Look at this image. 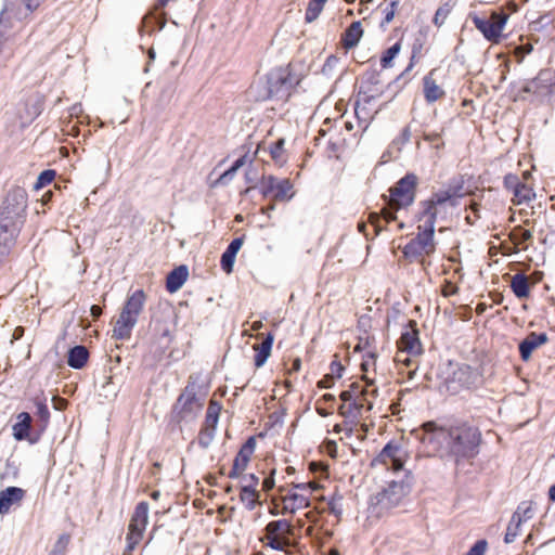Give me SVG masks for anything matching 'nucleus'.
Returning a JSON list of instances; mask_svg holds the SVG:
<instances>
[{
  "mask_svg": "<svg viewBox=\"0 0 555 555\" xmlns=\"http://www.w3.org/2000/svg\"><path fill=\"white\" fill-rule=\"evenodd\" d=\"M418 439L428 456L450 457L459 464L479 453L481 433L467 422H455L449 426L427 422L422 425Z\"/></svg>",
  "mask_w": 555,
  "mask_h": 555,
  "instance_id": "1",
  "label": "nucleus"
},
{
  "mask_svg": "<svg viewBox=\"0 0 555 555\" xmlns=\"http://www.w3.org/2000/svg\"><path fill=\"white\" fill-rule=\"evenodd\" d=\"M426 212L430 215L429 221L417 227V234L403 247V256L410 262L420 260L423 256H430L436 250L435 243V211L427 205Z\"/></svg>",
  "mask_w": 555,
  "mask_h": 555,
  "instance_id": "2",
  "label": "nucleus"
},
{
  "mask_svg": "<svg viewBox=\"0 0 555 555\" xmlns=\"http://www.w3.org/2000/svg\"><path fill=\"white\" fill-rule=\"evenodd\" d=\"M463 196V184L450 185L446 190H439L433 193L430 198L420 203L422 207L420 220L429 221L430 215L426 212L427 205L431 206V211H435V221L438 218H444L447 208H455L459 205V198Z\"/></svg>",
  "mask_w": 555,
  "mask_h": 555,
  "instance_id": "3",
  "label": "nucleus"
},
{
  "mask_svg": "<svg viewBox=\"0 0 555 555\" xmlns=\"http://www.w3.org/2000/svg\"><path fill=\"white\" fill-rule=\"evenodd\" d=\"M27 208V192L24 188L10 189L0 205V222L22 228Z\"/></svg>",
  "mask_w": 555,
  "mask_h": 555,
  "instance_id": "4",
  "label": "nucleus"
},
{
  "mask_svg": "<svg viewBox=\"0 0 555 555\" xmlns=\"http://www.w3.org/2000/svg\"><path fill=\"white\" fill-rule=\"evenodd\" d=\"M418 178L415 173L409 172L402 177L392 188L389 189L390 205L396 210L411 206L416 197Z\"/></svg>",
  "mask_w": 555,
  "mask_h": 555,
  "instance_id": "5",
  "label": "nucleus"
},
{
  "mask_svg": "<svg viewBox=\"0 0 555 555\" xmlns=\"http://www.w3.org/2000/svg\"><path fill=\"white\" fill-rule=\"evenodd\" d=\"M409 490L410 486L404 480H392L372 499V505L378 507L377 513L382 514L398 506Z\"/></svg>",
  "mask_w": 555,
  "mask_h": 555,
  "instance_id": "6",
  "label": "nucleus"
},
{
  "mask_svg": "<svg viewBox=\"0 0 555 555\" xmlns=\"http://www.w3.org/2000/svg\"><path fill=\"white\" fill-rule=\"evenodd\" d=\"M299 83L297 76L293 75L288 67L273 70L268 78L269 98L286 100L291 91Z\"/></svg>",
  "mask_w": 555,
  "mask_h": 555,
  "instance_id": "7",
  "label": "nucleus"
},
{
  "mask_svg": "<svg viewBox=\"0 0 555 555\" xmlns=\"http://www.w3.org/2000/svg\"><path fill=\"white\" fill-rule=\"evenodd\" d=\"M197 379L198 377L191 375L184 390L178 397L175 411L178 413L180 418H185L196 414L203 406L202 400L197 396Z\"/></svg>",
  "mask_w": 555,
  "mask_h": 555,
  "instance_id": "8",
  "label": "nucleus"
},
{
  "mask_svg": "<svg viewBox=\"0 0 555 555\" xmlns=\"http://www.w3.org/2000/svg\"><path fill=\"white\" fill-rule=\"evenodd\" d=\"M259 190L263 197H270L276 202H288L294 196L291 180L279 179L272 175L261 178Z\"/></svg>",
  "mask_w": 555,
  "mask_h": 555,
  "instance_id": "9",
  "label": "nucleus"
},
{
  "mask_svg": "<svg viewBox=\"0 0 555 555\" xmlns=\"http://www.w3.org/2000/svg\"><path fill=\"white\" fill-rule=\"evenodd\" d=\"M470 18L475 27L488 41L493 43H498L500 41L502 30L507 21V16L505 14L493 12L490 18L480 17L477 14H470Z\"/></svg>",
  "mask_w": 555,
  "mask_h": 555,
  "instance_id": "10",
  "label": "nucleus"
},
{
  "mask_svg": "<svg viewBox=\"0 0 555 555\" xmlns=\"http://www.w3.org/2000/svg\"><path fill=\"white\" fill-rule=\"evenodd\" d=\"M405 452L397 442L389 441L372 461V465H385L387 469L400 472L403 469V457Z\"/></svg>",
  "mask_w": 555,
  "mask_h": 555,
  "instance_id": "11",
  "label": "nucleus"
},
{
  "mask_svg": "<svg viewBox=\"0 0 555 555\" xmlns=\"http://www.w3.org/2000/svg\"><path fill=\"white\" fill-rule=\"evenodd\" d=\"M555 70L546 68L539 72L538 76L529 81L525 92H532L539 96H554Z\"/></svg>",
  "mask_w": 555,
  "mask_h": 555,
  "instance_id": "12",
  "label": "nucleus"
},
{
  "mask_svg": "<svg viewBox=\"0 0 555 555\" xmlns=\"http://www.w3.org/2000/svg\"><path fill=\"white\" fill-rule=\"evenodd\" d=\"M372 385H373L372 380L366 386H363L359 383H352V384H350V386L347 390H344L340 392L339 398L341 399L343 402L356 400L361 403H364L365 410L371 411L373 408V403L370 401L369 397H377L378 396L377 388L369 389V387Z\"/></svg>",
  "mask_w": 555,
  "mask_h": 555,
  "instance_id": "13",
  "label": "nucleus"
},
{
  "mask_svg": "<svg viewBox=\"0 0 555 555\" xmlns=\"http://www.w3.org/2000/svg\"><path fill=\"white\" fill-rule=\"evenodd\" d=\"M398 350L406 351L408 354L412 356H420L423 352L415 321L410 320L408 322L406 328L398 340Z\"/></svg>",
  "mask_w": 555,
  "mask_h": 555,
  "instance_id": "14",
  "label": "nucleus"
},
{
  "mask_svg": "<svg viewBox=\"0 0 555 555\" xmlns=\"http://www.w3.org/2000/svg\"><path fill=\"white\" fill-rule=\"evenodd\" d=\"M378 75L374 72L366 74L365 79L362 81L356 106V113L358 114L360 103L370 104L373 100L377 99L382 94V90L378 88Z\"/></svg>",
  "mask_w": 555,
  "mask_h": 555,
  "instance_id": "15",
  "label": "nucleus"
},
{
  "mask_svg": "<svg viewBox=\"0 0 555 555\" xmlns=\"http://www.w3.org/2000/svg\"><path fill=\"white\" fill-rule=\"evenodd\" d=\"M282 514H295L297 511L310 506V498L308 494L299 493L292 489L287 490L286 494L282 496Z\"/></svg>",
  "mask_w": 555,
  "mask_h": 555,
  "instance_id": "16",
  "label": "nucleus"
},
{
  "mask_svg": "<svg viewBox=\"0 0 555 555\" xmlns=\"http://www.w3.org/2000/svg\"><path fill=\"white\" fill-rule=\"evenodd\" d=\"M26 495V491L18 487H8L0 491V515H7L10 509L20 505Z\"/></svg>",
  "mask_w": 555,
  "mask_h": 555,
  "instance_id": "17",
  "label": "nucleus"
},
{
  "mask_svg": "<svg viewBox=\"0 0 555 555\" xmlns=\"http://www.w3.org/2000/svg\"><path fill=\"white\" fill-rule=\"evenodd\" d=\"M547 340H548V337L545 333H535V332L529 333L526 336V338L520 341V344L518 346L521 360L527 362L531 358L532 352L537 348L546 344Z\"/></svg>",
  "mask_w": 555,
  "mask_h": 555,
  "instance_id": "18",
  "label": "nucleus"
},
{
  "mask_svg": "<svg viewBox=\"0 0 555 555\" xmlns=\"http://www.w3.org/2000/svg\"><path fill=\"white\" fill-rule=\"evenodd\" d=\"M21 228L16 225L0 222V259L8 255L15 244V240Z\"/></svg>",
  "mask_w": 555,
  "mask_h": 555,
  "instance_id": "19",
  "label": "nucleus"
},
{
  "mask_svg": "<svg viewBox=\"0 0 555 555\" xmlns=\"http://www.w3.org/2000/svg\"><path fill=\"white\" fill-rule=\"evenodd\" d=\"M138 319L121 311L117 319L114 330L113 337L118 340H125L130 338L132 328L137 324Z\"/></svg>",
  "mask_w": 555,
  "mask_h": 555,
  "instance_id": "20",
  "label": "nucleus"
},
{
  "mask_svg": "<svg viewBox=\"0 0 555 555\" xmlns=\"http://www.w3.org/2000/svg\"><path fill=\"white\" fill-rule=\"evenodd\" d=\"M147 522H149V503L145 501H142V502L138 503V505L135 506L128 528H130L131 530L144 532Z\"/></svg>",
  "mask_w": 555,
  "mask_h": 555,
  "instance_id": "21",
  "label": "nucleus"
},
{
  "mask_svg": "<svg viewBox=\"0 0 555 555\" xmlns=\"http://www.w3.org/2000/svg\"><path fill=\"white\" fill-rule=\"evenodd\" d=\"M266 532H268V534L281 538L286 542L291 543V537L293 535L294 529L293 525L287 519H279L270 521L266 526Z\"/></svg>",
  "mask_w": 555,
  "mask_h": 555,
  "instance_id": "22",
  "label": "nucleus"
},
{
  "mask_svg": "<svg viewBox=\"0 0 555 555\" xmlns=\"http://www.w3.org/2000/svg\"><path fill=\"white\" fill-rule=\"evenodd\" d=\"M189 276V269L186 266L181 264L171 270L166 280V288L169 293H176L185 283Z\"/></svg>",
  "mask_w": 555,
  "mask_h": 555,
  "instance_id": "23",
  "label": "nucleus"
},
{
  "mask_svg": "<svg viewBox=\"0 0 555 555\" xmlns=\"http://www.w3.org/2000/svg\"><path fill=\"white\" fill-rule=\"evenodd\" d=\"M243 245V237L234 238L227 247L225 251L221 256L220 264L223 271L227 273L232 272L236 254Z\"/></svg>",
  "mask_w": 555,
  "mask_h": 555,
  "instance_id": "24",
  "label": "nucleus"
},
{
  "mask_svg": "<svg viewBox=\"0 0 555 555\" xmlns=\"http://www.w3.org/2000/svg\"><path fill=\"white\" fill-rule=\"evenodd\" d=\"M145 294L143 291L138 289L127 298L121 311L138 319L139 314L143 310Z\"/></svg>",
  "mask_w": 555,
  "mask_h": 555,
  "instance_id": "25",
  "label": "nucleus"
},
{
  "mask_svg": "<svg viewBox=\"0 0 555 555\" xmlns=\"http://www.w3.org/2000/svg\"><path fill=\"white\" fill-rule=\"evenodd\" d=\"M274 341L273 334L269 333L266 338L259 345H254V350L256 351L254 361L256 367H261L267 362L270 357L272 345Z\"/></svg>",
  "mask_w": 555,
  "mask_h": 555,
  "instance_id": "26",
  "label": "nucleus"
},
{
  "mask_svg": "<svg viewBox=\"0 0 555 555\" xmlns=\"http://www.w3.org/2000/svg\"><path fill=\"white\" fill-rule=\"evenodd\" d=\"M256 448V438L254 436L249 437L246 442L241 447L237 452L233 463L236 464V468L246 469L248 462L255 452Z\"/></svg>",
  "mask_w": 555,
  "mask_h": 555,
  "instance_id": "27",
  "label": "nucleus"
},
{
  "mask_svg": "<svg viewBox=\"0 0 555 555\" xmlns=\"http://www.w3.org/2000/svg\"><path fill=\"white\" fill-rule=\"evenodd\" d=\"M89 359V351L85 346L78 345L69 349L67 364L75 369H82Z\"/></svg>",
  "mask_w": 555,
  "mask_h": 555,
  "instance_id": "28",
  "label": "nucleus"
},
{
  "mask_svg": "<svg viewBox=\"0 0 555 555\" xmlns=\"http://www.w3.org/2000/svg\"><path fill=\"white\" fill-rule=\"evenodd\" d=\"M31 427V416L27 412H21L17 415V422L13 425V436L17 441L25 440L29 436Z\"/></svg>",
  "mask_w": 555,
  "mask_h": 555,
  "instance_id": "29",
  "label": "nucleus"
},
{
  "mask_svg": "<svg viewBox=\"0 0 555 555\" xmlns=\"http://www.w3.org/2000/svg\"><path fill=\"white\" fill-rule=\"evenodd\" d=\"M363 35V30L361 27V22L357 21L351 23V25L345 30L343 35V44L346 49H351L358 44L361 37Z\"/></svg>",
  "mask_w": 555,
  "mask_h": 555,
  "instance_id": "30",
  "label": "nucleus"
},
{
  "mask_svg": "<svg viewBox=\"0 0 555 555\" xmlns=\"http://www.w3.org/2000/svg\"><path fill=\"white\" fill-rule=\"evenodd\" d=\"M423 83L424 96L427 103H434L444 95L443 89L436 83L430 75L424 77Z\"/></svg>",
  "mask_w": 555,
  "mask_h": 555,
  "instance_id": "31",
  "label": "nucleus"
},
{
  "mask_svg": "<svg viewBox=\"0 0 555 555\" xmlns=\"http://www.w3.org/2000/svg\"><path fill=\"white\" fill-rule=\"evenodd\" d=\"M521 506H518L517 509L512 515V518L508 522L506 533L504 537V542L506 544L513 543L520 532V527L522 524V517L520 516Z\"/></svg>",
  "mask_w": 555,
  "mask_h": 555,
  "instance_id": "32",
  "label": "nucleus"
},
{
  "mask_svg": "<svg viewBox=\"0 0 555 555\" xmlns=\"http://www.w3.org/2000/svg\"><path fill=\"white\" fill-rule=\"evenodd\" d=\"M511 288L517 298H527L530 293V286L527 275H525L524 273L515 274L511 281Z\"/></svg>",
  "mask_w": 555,
  "mask_h": 555,
  "instance_id": "33",
  "label": "nucleus"
},
{
  "mask_svg": "<svg viewBox=\"0 0 555 555\" xmlns=\"http://www.w3.org/2000/svg\"><path fill=\"white\" fill-rule=\"evenodd\" d=\"M259 491L248 486H241L240 500L248 511H253L259 504Z\"/></svg>",
  "mask_w": 555,
  "mask_h": 555,
  "instance_id": "34",
  "label": "nucleus"
},
{
  "mask_svg": "<svg viewBox=\"0 0 555 555\" xmlns=\"http://www.w3.org/2000/svg\"><path fill=\"white\" fill-rule=\"evenodd\" d=\"M364 410V403L356 400L344 402L338 409L340 415L354 420L362 416Z\"/></svg>",
  "mask_w": 555,
  "mask_h": 555,
  "instance_id": "35",
  "label": "nucleus"
},
{
  "mask_svg": "<svg viewBox=\"0 0 555 555\" xmlns=\"http://www.w3.org/2000/svg\"><path fill=\"white\" fill-rule=\"evenodd\" d=\"M36 406V416L41 423V430H44L50 420V411L48 409L47 399L44 397H36L34 400Z\"/></svg>",
  "mask_w": 555,
  "mask_h": 555,
  "instance_id": "36",
  "label": "nucleus"
},
{
  "mask_svg": "<svg viewBox=\"0 0 555 555\" xmlns=\"http://www.w3.org/2000/svg\"><path fill=\"white\" fill-rule=\"evenodd\" d=\"M513 203L516 205L529 203L534 197L532 190L524 182L513 192Z\"/></svg>",
  "mask_w": 555,
  "mask_h": 555,
  "instance_id": "37",
  "label": "nucleus"
},
{
  "mask_svg": "<svg viewBox=\"0 0 555 555\" xmlns=\"http://www.w3.org/2000/svg\"><path fill=\"white\" fill-rule=\"evenodd\" d=\"M25 106H26V115L25 116L22 115L21 117L25 118L28 121H33L42 112V102L38 99H28L25 102Z\"/></svg>",
  "mask_w": 555,
  "mask_h": 555,
  "instance_id": "38",
  "label": "nucleus"
},
{
  "mask_svg": "<svg viewBox=\"0 0 555 555\" xmlns=\"http://www.w3.org/2000/svg\"><path fill=\"white\" fill-rule=\"evenodd\" d=\"M220 405L217 402L211 401L207 408L205 425L206 428H214L216 430L219 420Z\"/></svg>",
  "mask_w": 555,
  "mask_h": 555,
  "instance_id": "39",
  "label": "nucleus"
},
{
  "mask_svg": "<svg viewBox=\"0 0 555 555\" xmlns=\"http://www.w3.org/2000/svg\"><path fill=\"white\" fill-rule=\"evenodd\" d=\"M532 232L529 230L524 229L522 227L518 225L514 228V230L511 233V240L516 245H521L526 243L527 241H530L532 238Z\"/></svg>",
  "mask_w": 555,
  "mask_h": 555,
  "instance_id": "40",
  "label": "nucleus"
},
{
  "mask_svg": "<svg viewBox=\"0 0 555 555\" xmlns=\"http://www.w3.org/2000/svg\"><path fill=\"white\" fill-rule=\"evenodd\" d=\"M401 44L400 42H396L390 48H388L382 59H380V65L383 68H388L391 66L392 60L398 55L400 52Z\"/></svg>",
  "mask_w": 555,
  "mask_h": 555,
  "instance_id": "41",
  "label": "nucleus"
},
{
  "mask_svg": "<svg viewBox=\"0 0 555 555\" xmlns=\"http://www.w3.org/2000/svg\"><path fill=\"white\" fill-rule=\"evenodd\" d=\"M343 495L339 493H335L327 501V509L331 514L336 517H340L343 514Z\"/></svg>",
  "mask_w": 555,
  "mask_h": 555,
  "instance_id": "42",
  "label": "nucleus"
},
{
  "mask_svg": "<svg viewBox=\"0 0 555 555\" xmlns=\"http://www.w3.org/2000/svg\"><path fill=\"white\" fill-rule=\"evenodd\" d=\"M323 7H324V4L319 3V2H313L312 0H310L308 3L307 10H306V14H305L306 22L312 23L313 21H315L319 17V15L321 14Z\"/></svg>",
  "mask_w": 555,
  "mask_h": 555,
  "instance_id": "43",
  "label": "nucleus"
},
{
  "mask_svg": "<svg viewBox=\"0 0 555 555\" xmlns=\"http://www.w3.org/2000/svg\"><path fill=\"white\" fill-rule=\"evenodd\" d=\"M69 534H61L49 555H64L69 544Z\"/></svg>",
  "mask_w": 555,
  "mask_h": 555,
  "instance_id": "44",
  "label": "nucleus"
},
{
  "mask_svg": "<svg viewBox=\"0 0 555 555\" xmlns=\"http://www.w3.org/2000/svg\"><path fill=\"white\" fill-rule=\"evenodd\" d=\"M215 434H216V430L214 428L203 427L198 434V438H197L198 444L202 448L207 449L211 444V442L215 438Z\"/></svg>",
  "mask_w": 555,
  "mask_h": 555,
  "instance_id": "45",
  "label": "nucleus"
},
{
  "mask_svg": "<svg viewBox=\"0 0 555 555\" xmlns=\"http://www.w3.org/2000/svg\"><path fill=\"white\" fill-rule=\"evenodd\" d=\"M142 537H143V532L131 530L130 528H128V533L126 537V541H127L126 551L132 552L137 547V545L140 543V541L142 540Z\"/></svg>",
  "mask_w": 555,
  "mask_h": 555,
  "instance_id": "46",
  "label": "nucleus"
},
{
  "mask_svg": "<svg viewBox=\"0 0 555 555\" xmlns=\"http://www.w3.org/2000/svg\"><path fill=\"white\" fill-rule=\"evenodd\" d=\"M55 171L53 169L43 170L37 178V182L35 183V189H41L48 184H50L55 178Z\"/></svg>",
  "mask_w": 555,
  "mask_h": 555,
  "instance_id": "47",
  "label": "nucleus"
},
{
  "mask_svg": "<svg viewBox=\"0 0 555 555\" xmlns=\"http://www.w3.org/2000/svg\"><path fill=\"white\" fill-rule=\"evenodd\" d=\"M450 12H451V7L449 3H444L441 7H439L437 9L434 20H433L434 24L437 27H440L444 23L446 18L450 14Z\"/></svg>",
  "mask_w": 555,
  "mask_h": 555,
  "instance_id": "48",
  "label": "nucleus"
},
{
  "mask_svg": "<svg viewBox=\"0 0 555 555\" xmlns=\"http://www.w3.org/2000/svg\"><path fill=\"white\" fill-rule=\"evenodd\" d=\"M399 2V0H390L387 3V7L384 9V18L382 21V26H384L385 24H389L393 20Z\"/></svg>",
  "mask_w": 555,
  "mask_h": 555,
  "instance_id": "49",
  "label": "nucleus"
},
{
  "mask_svg": "<svg viewBox=\"0 0 555 555\" xmlns=\"http://www.w3.org/2000/svg\"><path fill=\"white\" fill-rule=\"evenodd\" d=\"M266 540H267L266 544L268 546H270L273 550H278V551H283V550H285V547H288L292 544L281 538L268 534V532H266Z\"/></svg>",
  "mask_w": 555,
  "mask_h": 555,
  "instance_id": "50",
  "label": "nucleus"
},
{
  "mask_svg": "<svg viewBox=\"0 0 555 555\" xmlns=\"http://www.w3.org/2000/svg\"><path fill=\"white\" fill-rule=\"evenodd\" d=\"M338 63L339 57H337L336 55H330L322 67V73L326 76H331L336 69Z\"/></svg>",
  "mask_w": 555,
  "mask_h": 555,
  "instance_id": "51",
  "label": "nucleus"
},
{
  "mask_svg": "<svg viewBox=\"0 0 555 555\" xmlns=\"http://www.w3.org/2000/svg\"><path fill=\"white\" fill-rule=\"evenodd\" d=\"M521 181L517 175L508 173L504 177V186L512 193L520 185Z\"/></svg>",
  "mask_w": 555,
  "mask_h": 555,
  "instance_id": "52",
  "label": "nucleus"
},
{
  "mask_svg": "<svg viewBox=\"0 0 555 555\" xmlns=\"http://www.w3.org/2000/svg\"><path fill=\"white\" fill-rule=\"evenodd\" d=\"M488 542L486 540H478L466 553V555H485Z\"/></svg>",
  "mask_w": 555,
  "mask_h": 555,
  "instance_id": "53",
  "label": "nucleus"
},
{
  "mask_svg": "<svg viewBox=\"0 0 555 555\" xmlns=\"http://www.w3.org/2000/svg\"><path fill=\"white\" fill-rule=\"evenodd\" d=\"M376 362V353L373 351H369L363 356V361L361 363V370L363 372H369L371 367L375 365Z\"/></svg>",
  "mask_w": 555,
  "mask_h": 555,
  "instance_id": "54",
  "label": "nucleus"
},
{
  "mask_svg": "<svg viewBox=\"0 0 555 555\" xmlns=\"http://www.w3.org/2000/svg\"><path fill=\"white\" fill-rule=\"evenodd\" d=\"M344 366L340 363V361L337 359V356H335V360H333L330 364V375L334 378H340L343 376Z\"/></svg>",
  "mask_w": 555,
  "mask_h": 555,
  "instance_id": "55",
  "label": "nucleus"
},
{
  "mask_svg": "<svg viewBox=\"0 0 555 555\" xmlns=\"http://www.w3.org/2000/svg\"><path fill=\"white\" fill-rule=\"evenodd\" d=\"M283 145H284V140L280 139L270 147V154L274 160L281 159L282 154H283Z\"/></svg>",
  "mask_w": 555,
  "mask_h": 555,
  "instance_id": "56",
  "label": "nucleus"
},
{
  "mask_svg": "<svg viewBox=\"0 0 555 555\" xmlns=\"http://www.w3.org/2000/svg\"><path fill=\"white\" fill-rule=\"evenodd\" d=\"M412 354H408L406 351L398 350L395 357V361L397 363H401L405 366H410L412 364Z\"/></svg>",
  "mask_w": 555,
  "mask_h": 555,
  "instance_id": "57",
  "label": "nucleus"
},
{
  "mask_svg": "<svg viewBox=\"0 0 555 555\" xmlns=\"http://www.w3.org/2000/svg\"><path fill=\"white\" fill-rule=\"evenodd\" d=\"M250 485V489H257L259 485V477L255 474H247L242 476V485L241 486H248Z\"/></svg>",
  "mask_w": 555,
  "mask_h": 555,
  "instance_id": "58",
  "label": "nucleus"
},
{
  "mask_svg": "<svg viewBox=\"0 0 555 555\" xmlns=\"http://www.w3.org/2000/svg\"><path fill=\"white\" fill-rule=\"evenodd\" d=\"M380 221V215L377 212H371L369 216V222L374 227L375 229V235H378L380 231L383 230L379 225Z\"/></svg>",
  "mask_w": 555,
  "mask_h": 555,
  "instance_id": "59",
  "label": "nucleus"
},
{
  "mask_svg": "<svg viewBox=\"0 0 555 555\" xmlns=\"http://www.w3.org/2000/svg\"><path fill=\"white\" fill-rule=\"evenodd\" d=\"M292 490L297 491L299 493H306L310 496L311 494V483L300 482V483H293Z\"/></svg>",
  "mask_w": 555,
  "mask_h": 555,
  "instance_id": "60",
  "label": "nucleus"
},
{
  "mask_svg": "<svg viewBox=\"0 0 555 555\" xmlns=\"http://www.w3.org/2000/svg\"><path fill=\"white\" fill-rule=\"evenodd\" d=\"M393 209H390V208H384L382 210V216L383 218L386 220V222H391V221H395L397 219V216H396V207L395 206H391Z\"/></svg>",
  "mask_w": 555,
  "mask_h": 555,
  "instance_id": "61",
  "label": "nucleus"
},
{
  "mask_svg": "<svg viewBox=\"0 0 555 555\" xmlns=\"http://www.w3.org/2000/svg\"><path fill=\"white\" fill-rule=\"evenodd\" d=\"M235 173L229 168L217 180L216 184H225L233 179Z\"/></svg>",
  "mask_w": 555,
  "mask_h": 555,
  "instance_id": "62",
  "label": "nucleus"
},
{
  "mask_svg": "<svg viewBox=\"0 0 555 555\" xmlns=\"http://www.w3.org/2000/svg\"><path fill=\"white\" fill-rule=\"evenodd\" d=\"M334 377L326 374L321 380L318 382L319 388H331L334 385Z\"/></svg>",
  "mask_w": 555,
  "mask_h": 555,
  "instance_id": "63",
  "label": "nucleus"
},
{
  "mask_svg": "<svg viewBox=\"0 0 555 555\" xmlns=\"http://www.w3.org/2000/svg\"><path fill=\"white\" fill-rule=\"evenodd\" d=\"M273 475H274V470H272V474L270 476H268V477H266L263 479V481H262V489L264 491H270V490H272L274 488L275 482H274Z\"/></svg>",
  "mask_w": 555,
  "mask_h": 555,
  "instance_id": "64",
  "label": "nucleus"
}]
</instances>
